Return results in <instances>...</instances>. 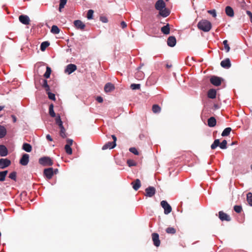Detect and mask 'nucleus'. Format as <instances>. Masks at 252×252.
<instances>
[{
    "label": "nucleus",
    "instance_id": "obj_1",
    "mask_svg": "<svg viewBox=\"0 0 252 252\" xmlns=\"http://www.w3.org/2000/svg\"><path fill=\"white\" fill-rule=\"evenodd\" d=\"M198 28L205 32H208L212 28V24L207 20H202L197 24Z\"/></svg>",
    "mask_w": 252,
    "mask_h": 252
},
{
    "label": "nucleus",
    "instance_id": "obj_2",
    "mask_svg": "<svg viewBox=\"0 0 252 252\" xmlns=\"http://www.w3.org/2000/svg\"><path fill=\"white\" fill-rule=\"evenodd\" d=\"M227 141L226 140H223L221 143L220 142V140L217 139L215 140L213 143L211 145V148L212 150L216 149L218 146H220L221 149H225L227 148Z\"/></svg>",
    "mask_w": 252,
    "mask_h": 252
},
{
    "label": "nucleus",
    "instance_id": "obj_3",
    "mask_svg": "<svg viewBox=\"0 0 252 252\" xmlns=\"http://www.w3.org/2000/svg\"><path fill=\"white\" fill-rule=\"evenodd\" d=\"M112 138L113 140V142H108L105 144L102 147L103 150L106 149H112L116 146L117 137L114 135H112Z\"/></svg>",
    "mask_w": 252,
    "mask_h": 252
},
{
    "label": "nucleus",
    "instance_id": "obj_4",
    "mask_svg": "<svg viewBox=\"0 0 252 252\" xmlns=\"http://www.w3.org/2000/svg\"><path fill=\"white\" fill-rule=\"evenodd\" d=\"M39 163L43 166H51L53 164L51 158L49 157H43L39 159Z\"/></svg>",
    "mask_w": 252,
    "mask_h": 252
},
{
    "label": "nucleus",
    "instance_id": "obj_5",
    "mask_svg": "<svg viewBox=\"0 0 252 252\" xmlns=\"http://www.w3.org/2000/svg\"><path fill=\"white\" fill-rule=\"evenodd\" d=\"M161 207L164 209V213L165 214H168L172 211L171 206L166 201L162 200L160 202Z\"/></svg>",
    "mask_w": 252,
    "mask_h": 252
},
{
    "label": "nucleus",
    "instance_id": "obj_6",
    "mask_svg": "<svg viewBox=\"0 0 252 252\" xmlns=\"http://www.w3.org/2000/svg\"><path fill=\"white\" fill-rule=\"evenodd\" d=\"M222 80L221 78L216 76H212L210 79L211 83L216 86H220Z\"/></svg>",
    "mask_w": 252,
    "mask_h": 252
},
{
    "label": "nucleus",
    "instance_id": "obj_7",
    "mask_svg": "<svg viewBox=\"0 0 252 252\" xmlns=\"http://www.w3.org/2000/svg\"><path fill=\"white\" fill-rule=\"evenodd\" d=\"M152 239L153 241L154 245L158 247L160 245V241L159 239V235L157 233H153L152 234Z\"/></svg>",
    "mask_w": 252,
    "mask_h": 252
},
{
    "label": "nucleus",
    "instance_id": "obj_8",
    "mask_svg": "<svg viewBox=\"0 0 252 252\" xmlns=\"http://www.w3.org/2000/svg\"><path fill=\"white\" fill-rule=\"evenodd\" d=\"M11 164V161L7 158L0 159V168L4 169Z\"/></svg>",
    "mask_w": 252,
    "mask_h": 252
},
{
    "label": "nucleus",
    "instance_id": "obj_9",
    "mask_svg": "<svg viewBox=\"0 0 252 252\" xmlns=\"http://www.w3.org/2000/svg\"><path fill=\"white\" fill-rule=\"evenodd\" d=\"M219 217L221 221H230L231 220L230 217L223 211L219 212Z\"/></svg>",
    "mask_w": 252,
    "mask_h": 252
},
{
    "label": "nucleus",
    "instance_id": "obj_10",
    "mask_svg": "<svg viewBox=\"0 0 252 252\" xmlns=\"http://www.w3.org/2000/svg\"><path fill=\"white\" fill-rule=\"evenodd\" d=\"M44 175L48 179H51L54 175V170L53 168H48L44 170Z\"/></svg>",
    "mask_w": 252,
    "mask_h": 252
},
{
    "label": "nucleus",
    "instance_id": "obj_11",
    "mask_svg": "<svg viewBox=\"0 0 252 252\" xmlns=\"http://www.w3.org/2000/svg\"><path fill=\"white\" fill-rule=\"evenodd\" d=\"M77 69V66L74 64H69L66 66L65 69V72L70 74Z\"/></svg>",
    "mask_w": 252,
    "mask_h": 252
},
{
    "label": "nucleus",
    "instance_id": "obj_12",
    "mask_svg": "<svg viewBox=\"0 0 252 252\" xmlns=\"http://www.w3.org/2000/svg\"><path fill=\"white\" fill-rule=\"evenodd\" d=\"M166 7V4L163 0H158L155 4V8L159 11Z\"/></svg>",
    "mask_w": 252,
    "mask_h": 252
},
{
    "label": "nucleus",
    "instance_id": "obj_13",
    "mask_svg": "<svg viewBox=\"0 0 252 252\" xmlns=\"http://www.w3.org/2000/svg\"><path fill=\"white\" fill-rule=\"evenodd\" d=\"M74 25L78 30L83 31L84 30L86 25L81 20H77L74 21Z\"/></svg>",
    "mask_w": 252,
    "mask_h": 252
},
{
    "label": "nucleus",
    "instance_id": "obj_14",
    "mask_svg": "<svg viewBox=\"0 0 252 252\" xmlns=\"http://www.w3.org/2000/svg\"><path fill=\"white\" fill-rule=\"evenodd\" d=\"M146 195L148 197L153 196L156 193V189L153 187H149L145 189Z\"/></svg>",
    "mask_w": 252,
    "mask_h": 252
},
{
    "label": "nucleus",
    "instance_id": "obj_15",
    "mask_svg": "<svg viewBox=\"0 0 252 252\" xmlns=\"http://www.w3.org/2000/svg\"><path fill=\"white\" fill-rule=\"evenodd\" d=\"M29 161V155L27 154H24L20 160V163L24 166L27 165Z\"/></svg>",
    "mask_w": 252,
    "mask_h": 252
},
{
    "label": "nucleus",
    "instance_id": "obj_16",
    "mask_svg": "<svg viewBox=\"0 0 252 252\" xmlns=\"http://www.w3.org/2000/svg\"><path fill=\"white\" fill-rule=\"evenodd\" d=\"M19 21L22 24L27 25L30 24V18L27 15H21L19 17Z\"/></svg>",
    "mask_w": 252,
    "mask_h": 252
},
{
    "label": "nucleus",
    "instance_id": "obj_17",
    "mask_svg": "<svg viewBox=\"0 0 252 252\" xmlns=\"http://www.w3.org/2000/svg\"><path fill=\"white\" fill-rule=\"evenodd\" d=\"M167 45L171 47H174L176 44V39L175 36H169L167 40Z\"/></svg>",
    "mask_w": 252,
    "mask_h": 252
},
{
    "label": "nucleus",
    "instance_id": "obj_18",
    "mask_svg": "<svg viewBox=\"0 0 252 252\" xmlns=\"http://www.w3.org/2000/svg\"><path fill=\"white\" fill-rule=\"evenodd\" d=\"M220 65L225 68H229L231 65L230 61L228 58L222 61L220 63Z\"/></svg>",
    "mask_w": 252,
    "mask_h": 252
},
{
    "label": "nucleus",
    "instance_id": "obj_19",
    "mask_svg": "<svg viewBox=\"0 0 252 252\" xmlns=\"http://www.w3.org/2000/svg\"><path fill=\"white\" fill-rule=\"evenodd\" d=\"M115 89L114 85L110 83H107L104 86V91L106 93L111 92Z\"/></svg>",
    "mask_w": 252,
    "mask_h": 252
},
{
    "label": "nucleus",
    "instance_id": "obj_20",
    "mask_svg": "<svg viewBox=\"0 0 252 252\" xmlns=\"http://www.w3.org/2000/svg\"><path fill=\"white\" fill-rule=\"evenodd\" d=\"M132 188L135 190H137L141 187V182L139 179H136L134 182L131 183Z\"/></svg>",
    "mask_w": 252,
    "mask_h": 252
},
{
    "label": "nucleus",
    "instance_id": "obj_21",
    "mask_svg": "<svg viewBox=\"0 0 252 252\" xmlns=\"http://www.w3.org/2000/svg\"><path fill=\"white\" fill-rule=\"evenodd\" d=\"M170 14V11L165 7L162 10L159 11V15L163 17H166Z\"/></svg>",
    "mask_w": 252,
    "mask_h": 252
},
{
    "label": "nucleus",
    "instance_id": "obj_22",
    "mask_svg": "<svg viewBox=\"0 0 252 252\" xmlns=\"http://www.w3.org/2000/svg\"><path fill=\"white\" fill-rule=\"evenodd\" d=\"M225 11L226 14L228 16L230 17H232L234 16V10L231 7H230L229 6H227L225 7Z\"/></svg>",
    "mask_w": 252,
    "mask_h": 252
},
{
    "label": "nucleus",
    "instance_id": "obj_23",
    "mask_svg": "<svg viewBox=\"0 0 252 252\" xmlns=\"http://www.w3.org/2000/svg\"><path fill=\"white\" fill-rule=\"evenodd\" d=\"M8 154V151L6 147L3 145H0V156L5 157Z\"/></svg>",
    "mask_w": 252,
    "mask_h": 252
},
{
    "label": "nucleus",
    "instance_id": "obj_24",
    "mask_svg": "<svg viewBox=\"0 0 252 252\" xmlns=\"http://www.w3.org/2000/svg\"><path fill=\"white\" fill-rule=\"evenodd\" d=\"M217 92L215 89H210L207 93V96L209 98L214 99L216 97Z\"/></svg>",
    "mask_w": 252,
    "mask_h": 252
},
{
    "label": "nucleus",
    "instance_id": "obj_25",
    "mask_svg": "<svg viewBox=\"0 0 252 252\" xmlns=\"http://www.w3.org/2000/svg\"><path fill=\"white\" fill-rule=\"evenodd\" d=\"M216 120L214 117H211L208 119V125L210 127H214L216 125Z\"/></svg>",
    "mask_w": 252,
    "mask_h": 252
},
{
    "label": "nucleus",
    "instance_id": "obj_26",
    "mask_svg": "<svg viewBox=\"0 0 252 252\" xmlns=\"http://www.w3.org/2000/svg\"><path fill=\"white\" fill-rule=\"evenodd\" d=\"M161 32L164 34H168L170 33V27L169 24H167L166 26L162 27L161 28Z\"/></svg>",
    "mask_w": 252,
    "mask_h": 252
},
{
    "label": "nucleus",
    "instance_id": "obj_27",
    "mask_svg": "<svg viewBox=\"0 0 252 252\" xmlns=\"http://www.w3.org/2000/svg\"><path fill=\"white\" fill-rule=\"evenodd\" d=\"M22 148L24 150L27 152H30L32 150V146L28 143H24L22 146Z\"/></svg>",
    "mask_w": 252,
    "mask_h": 252
},
{
    "label": "nucleus",
    "instance_id": "obj_28",
    "mask_svg": "<svg viewBox=\"0 0 252 252\" xmlns=\"http://www.w3.org/2000/svg\"><path fill=\"white\" fill-rule=\"evenodd\" d=\"M161 109V107L158 104H154L152 106V111L154 113H159Z\"/></svg>",
    "mask_w": 252,
    "mask_h": 252
},
{
    "label": "nucleus",
    "instance_id": "obj_29",
    "mask_svg": "<svg viewBox=\"0 0 252 252\" xmlns=\"http://www.w3.org/2000/svg\"><path fill=\"white\" fill-rule=\"evenodd\" d=\"M8 173L7 170L0 172V181L3 182L5 180V177Z\"/></svg>",
    "mask_w": 252,
    "mask_h": 252
},
{
    "label": "nucleus",
    "instance_id": "obj_30",
    "mask_svg": "<svg viewBox=\"0 0 252 252\" xmlns=\"http://www.w3.org/2000/svg\"><path fill=\"white\" fill-rule=\"evenodd\" d=\"M6 134V130L5 128L2 126H0V138H2L5 136Z\"/></svg>",
    "mask_w": 252,
    "mask_h": 252
},
{
    "label": "nucleus",
    "instance_id": "obj_31",
    "mask_svg": "<svg viewBox=\"0 0 252 252\" xmlns=\"http://www.w3.org/2000/svg\"><path fill=\"white\" fill-rule=\"evenodd\" d=\"M49 113L51 117L54 118L56 117V113L54 111V105L51 104L49 106Z\"/></svg>",
    "mask_w": 252,
    "mask_h": 252
},
{
    "label": "nucleus",
    "instance_id": "obj_32",
    "mask_svg": "<svg viewBox=\"0 0 252 252\" xmlns=\"http://www.w3.org/2000/svg\"><path fill=\"white\" fill-rule=\"evenodd\" d=\"M60 30L58 27V26L56 25H53L51 29V32L53 34H58L60 33Z\"/></svg>",
    "mask_w": 252,
    "mask_h": 252
},
{
    "label": "nucleus",
    "instance_id": "obj_33",
    "mask_svg": "<svg viewBox=\"0 0 252 252\" xmlns=\"http://www.w3.org/2000/svg\"><path fill=\"white\" fill-rule=\"evenodd\" d=\"M232 130L231 127L225 128L221 133L222 136H226L229 135L231 131Z\"/></svg>",
    "mask_w": 252,
    "mask_h": 252
},
{
    "label": "nucleus",
    "instance_id": "obj_34",
    "mask_svg": "<svg viewBox=\"0 0 252 252\" xmlns=\"http://www.w3.org/2000/svg\"><path fill=\"white\" fill-rule=\"evenodd\" d=\"M51 72H52L51 68L49 66H47L46 67V71L43 75L44 77L47 79L49 78L50 76Z\"/></svg>",
    "mask_w": 252,
    "mask_h": 252
},
{
    "label": "nucleus",
    "instance_id": "obj_35",
    "mask_svg": "<svg viewBox=\"0 0 252 252\" xmlns=\"http://www.w3.org/2000/svg\"><path fill=\"white\" fill-rule=\"evenodd\" d=\"M50 45V43L48 41H44L40 45V50L42 51H44L45 50L47 47H48Z\"/></svg>",
    "mask_w": 252,
    "mask_h": 252
},
{
    "label": "nucleus",
    "instance_id": "obj_36",
    "mask_svg": "<svg viewBox=\"0 0 252 252\" xmlns=\"http://www.w3.org/2000/svg\"><path fill=\"white\" fill-rule=\"evenodd\" d=\"M42 87L45 89V91L47 92L50 91V87L47 83V81L45 79L43 80V84L42 85Z\"/></svg>",
    "mask_w": 252,
    "mask_h": 252
},
{
    "label": "nucleus",
    "instance_id": "obj_37",
    "mask_svg": "<svg viewBox=\"0 0 252 252\" xmlns=\"http://www.w3.org/2000/svg\"><path fill=\"white\" fill-rule=\"evenodd\" d=\"M247 200L248 201V204L252 206V193L248 192L247 194Z\"/></svg>",
    "mask_w": 252,
    "mask_h": 252
},
{
    "label": "nucleus",
    "instance_id": "obj_38",
    "mask_svg": "<svg viewBox=\"0 0 252 252\" xmlns=\"http://www.w3.org/2000/svg\"><path fill=\"white\" fill-rule=\"evenodd\" d=\"M166 232L168 234H174L176 233V231L174 228L169 227L166 229Z\"/></svg>",
    "mask_w": 252,
    "mask_h": 252
},
{
    "label": "nucleus",
    "instance_id": "obj_39",
    "mask_svg": "<svg viewBox=\"0 0 252 252\" xmlns=\"http://www.w3.org/2000/svg\"><path fill=\"white\" fill-rule=\"evenodd\" d=\"M65 151L66 154L68 155H71L72 153V149L71 148V146L69 145H65L64 147Z\"/></svg>",
    "mask_w": 252,
    "mask_h": 252
},
{
    "label": "nucleus",
    "instance_id": "obj_40",
    "mask_svg": "<svg viewBox=\"0 0 252 252\" xmlns=\"http://www.w3.org/2000/svg\"><path fill=\"white\" fill-rule=\"evenodd\" d=\"M223 44L224 46V49L226 52H228L230 50V47L228 44V41L227 40H224L223 41Z\"/></svg>",
    "mask_w": 252,
    "mask_h": 252
},
{
    "label": "nucleus",
    "instance_id": "obj_41",
    "mask_svg": "<svg viewBox=\"0 0 252 252\" xmlns=\"http://www.w3.org/2000/svg\"><path fill=\"white\" fill-rule=\"evenodd\" d=\"M234 210L237 213H240L242 211V207L240 205H235L234 206Z\"/></svg>",
    "mask_w": 252,
    "mask_h": 252
},
{
    "label": "nucleus",
    "instance_id": "obj_42",
    "mask_svg": "<svg viewBox=\"0 0 252 252\" xmlns=\"http://www.w3.org/2000/svg\"><path fill=\"white\" fill-rule=\"evenodd\" d=\"M67 0H60L59 4V10L61 11V9L63 8L64 5L66 4Z\"/></svg>",
    "mask_w": 252,
    "mask_h": 252
},
{
    "label": "nucleus",
    "instance_id": "obj_43",
    "mask_svg": "<svg viewBox=\"0 0 252 252\" xmlns=\"http://www.w3.org/2000/svg\"><path fill=\"white\" fill-rule=\"evenodd\" d=\"M16 176H17L16 172L15 171H13L9 174L8 177L12 180L16 181Z\"/></svg>",
    "mask_w": 252,
    "mask_h": 252
},
{
    "label": "nucleus",
    "instance_id": "obj_44",
    "mask_svg": "<svg viewBox=\"0 0 252 252\" xmlns=\"http://www.w3.org/2000/svg\"><path fill=\"white\" fill-rule=\"evenodd\" d=\"M93 14H94V10H93L92 9L89 10L87 12V18L88 19H93Z\"/></svg>",
    "mask_w": 252,
    "mask_h": 252
},
{
    "label": "nucleus",
    "instance_id": "obj_45",
    "mask_svg": "<svg viewBox=\"0 0 252 252\" xmlns=\"http://www.w3.org/2000/svg\"><path fill=\"white\" fill-rule=\"evenodd\" d=\"M48 94V97L50 99L52 100H56V97L55 94L51 93L50 91L46 93Z\"/></svg>",
    "mask_w": 252,
    "mask_h": 252
},
{
    "label": "nucleus",
    "instance_id": "obj_46",
    "mask_svg": "<svg viewBox=\"0 0 252 252\" xmlns=\"http://www.w3.org/2000/svg\"><path fill=\"white\" fill-rule=\"evenodd\" d=\"M130 87L132 90H139L140 89V84H132Z\"/></svg>",
    "mask_w": 252,
    "mask_h": 252
},
{
    "label": "nucleus",
    "instance_id": "obj_47",
    "mask_svg": "<svg viewBox=\"0 0 252 252\" xmlns=\"http://www.w3.org/2000/svg\"><path fill=\"white\" fill-rule=\"evenodd\" d=\"M60 135L63 138L66 137L65 129L64 128H63V129H60Z\"/></svg>",
    "mask_w": 252,
    "mask_h": 252
},
{
    "label": "nucleus",
    "instance_id": "obj_48",
    "mask_svg": "<svg viewBox=\"0 0 252 252\" xmlns=\"http://www.w3.org/2000/svg\"><path fill=\"white\" fill-rule=\"evenodd\" d=\"M127 164L129 167L136 166V162L132 159H128L127 160Z\"/></svg>",
    "mask_w": 252,
    "mask_h": 252
},
{
    "label": "nucleus",
    "instance_id": "obj_49",
    "mask_svg": "<svg viewBox=\"0 0 252 252\" xmlns=\"http://www.w3.org/2000/svg\"><path fill=\"white\" fill-rule=\"evenodd\" d=\"M144 74L141 71H138L137 73H136V77L138 79H142V78L143 77Z\"/></svg>",
    "mask_w": 252,
    "mask_h": 252
},
{
    "label": "nucleus",
    "instance_id": "obj_50",
    "mask_svg": "<svg viewBox=\"0 0 252 252\" xmlns=\"http://www.w3.org/2000/svg\"><path fill=\"white\" fill-rule=\"evenodd\" d=\"M129 151L135 155H138L139 152L134 147H131L129 149Z\"/></svg>",
    "mask_w": 252,
    "mask_h": 252
},
{
    "label": "nucleus",
    "instance_id": "obj_51",
    "mask_svg": "<svg viewBox=\"0 0 252 252\" xmlns=\"http://www.w3.org/2000/svg\"><path fill=\"white\" fill-rule=\"evenodd\" d=\"M208 13L212 15L213 17H216L217 16L216 12L215 9L208 10Z\"/></svg>",
    "mask_w": 252,
    "mask_h": 252
},
{
    "label": "nucleus",
    "instance_id": "obj_52",
    "mask_svg": "<svg viewBox=\"0 0 252 252\" xmlns=\"http://www.w3.org/2000/svg\"><path fill=\"white\" fill-rule=\"evenodd\" d=\"M56 124L58 125L62 122L61 117L60 115H58L55 119Z\"/></svg>",
    "mask_w": 252,
    "mask_h": 252
},
{
    "label": "nucleus",
    "instance_id": "obj_53",
    "mask_svg": "<svg viewBox=\"0 0 252 252\" xmlns=\"http://www.w3.org/2000/svg\"><path fill=\"white\" fill-rule=\"evenodd\" d=\"M66 143H67L65 145H69V146H71L73 143V140L71 139H67L66 140Z\"/></svg>",
    "mask_w": 252,
    "mask_h": 252
},
{
    "label": "nucleus",
    "instance_id": "obj_54",
    "mask_svg": "<svg viewBox=\"0 0 252 252\" xmlns=\"http://www.w3.org/2000/svg\"><path fill=\"white\" fill-rule=\"evenodd\" d=\"M247 14L249 16L250 21L252 23V13L250 11L247 10L246 11Z\"/></svg>",
    "mask_w": 252,
    "mask_h": 252
},
{
    "label": "nucleus",
    "instance_id": "obj_55",
    "mask_svg": "<svg viewBox=\"0 0 252 252\" xmlns=\"http://www.w3.org/2000/svg\"><path fill=\"white\" fill-rule=\"evenodd\" d=\"M96 100L99 102V103H102L103 102V98L101 96H97L96 97Z\"/></svg>",
    "mask_w": 252,
    "mask_h": 252
},
{
    "label": "nucleus",
    "instance_id": "obj_56",
    "mask_svg": "<svg viewBox=\"0 0 252 252\" xmlns=\"http://www.w3.org/2000/svg\"><path fill=\"white\" fill-rule=\"evenodd\" d=\"M121 26L123 29H124L126 27L127 25L126 22H125L124 21H122L121 23Z\"/></svg>",
    "mask_w": 252,
    "mask_h": 252
},
{
    "label": "nucleus",
    "instance_id": "obj_57",
    "mask_svg": "<svg viewBox=\"0 0 252 252\" xmlns=\"http://www.w3.org/2000/svg\"><path fill=\"white\" fill-rule=\"evenodd\" d=\"M100 20L103 23H107L108 22L107 18L105 17H100Z\"/></svg>",
    "mask_w": 252,
    "mask_h": 252
},
{
    "label": "nucleus",
    "instance_id": "obj_58",
    "mask_svg": "<svg viewBox=\"0 0 252 252\" xmlns=\"http://www.w3.org/2000/svg\"><path fill=\"white\" fill-rule=\"evenodd\" d=\"M46 139L50 141H53V139L52 138L51 136L49 135V134H47L46 136Z\"/></svg>",
    "mask_w": 252,
    "mask_h": 252
},
{
    "label": "nucleus",
    "instance_id": "obj_59",
    "mask_svg": "<svg viewBox=\"0 0 252 252\" xmlns=\"http://www.w3.org/2000/svg\"><path fill=\"white\" fill-rule=\"evenodd\" d=\"M60 129H63L64 128L63 125V122L58 125Z\"/></svg>",
    "mask_w": 252,
    "mask_h": 252
},
{
    "label": "nucleus",
    "instance_id": "obj_60",
    "mask_svg": "<svg viewBox=\"0 0 252 252\" xmlns=\"http://www.w3.org/2000/svg\"><path fill=\"white\" fill-rule=\"evenodd\" d=\"M11 117L12 118L13 121L14 123H15L17 121V119L15 116L14 115H11Z\"/></svg>",
    "mask_w": 252,
    "mask_h": 252
},
{
    "label": "nucleus",
    "instance_id": "obj_61",
    "mask_svg": "<svg viewBox=\"0 0 252 252\" xmlns=\"http://www.w3.org/2000/svg\"><path fill=\"white\" fill-rule=\"evenodd\" d=\"M58 172V169H56L55 170H54V174H57Z\"/></svg>",
    "mask_w": 252,
    "mask_h": 252
},
{
    "label": "nucleus",
    "instance_id": "obj_62",
    "mask_svg": "<svg viewBox=\"0 0 252 252\" xmlns=\"http://www.w3.org/2000/svg\"><path fill=\"white\" fill-rule=\"evenodd\" d=\"M237 144V141H234V142H233L231 143V145H234V144Z\"/></svg>",
    "mask_w": 252,
    "mask_h": 252
},
{
    "label": "nucleus",
    "instance_id": "obj_63",
    "mask_svg": "<svg viewBox=\"0 0 252 252\" xmlns=\"http://www.w3.org/2000/svg\"><path fill=\"white\" fill-rule=\"evenodd\" d=\"M171 67V65H169L168 64H166V67L167 68H170Z\"/></svg>",
    "mask_w": 252,
    "mask_h": 252
},
{
    "label": "nucleus",
    "instance_id": "obj_64",
    "mask_svg": "<svg viewBox=\"0 0 252 252\" xmlns=\"http://www.w3.org/2000/svg\"><path fill=\"white\" fill-rule=\"evenodd\" d=\"M4 108V106H0V111L2 110Z\"/></svg>",
    "mask_w": 252,
    "mask_h": 252
}]
</instances>
